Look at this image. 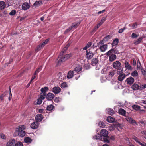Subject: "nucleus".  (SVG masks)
Masks as SVG:
<instances>
[{
	"mask_svg": "<svg viewBox=\"0 0 146 146\" xmlns=\"http://www.w3.org/2000/svg\"><path fill=\"white\" fill-rule=\"evenodd\" d=\"M64 53V51H62L60 53L57 59L58 61L57 63V66H58L60 65L63 62L68 59L70 57L72 56V54L70 53L66 54L64 55L63 57H62Z\"/></svg>",
	"mask_w": 146,
	"mask_h": 146,
	"instance_id": "f257e3e1",
	"label": "nucleus"
},
{
	"mask_svg": "<svg viewBox=\"0 0 146 146\" xmlns=\"http://www.w3.org/2000/svg\"><path fill=\"white\" fill-rule=\"evenodd\" d=\"M113 53H117L114 48H112L108 51L106 53V55L109 56V60L110 62H113L117 58L116 55Z\"/></svg>",
	"mask_w": 146,
	"mask_h": 146,
	"instance_id": "f03ea898",
	"label": "nucleus"
},
{
	"mask_svg": "<svg viewBox=\"0 0 146 146\" xmlns=\"http://www.w3.org/2000/svg\"><path fill=\"white\" fill-rule=\"evenodd\" d=\"M121 64L118 61H116L114 62L113 64V67L115 69H117V72L121 70L122 68H121Z\"/></svg>",
	"mask_w": 146,
	"mask_h": 146,
	"instance_id": "7ed1b4c3",
	"label": "nucleus"
},
{
	"mask_svg": "<svg viewBox=\"0 0 146 146\" xmlns=\"http://www.w3.org/2000/svg\"><path fill=\"white\" fill-rule=\"evenodd\" d=\"M94 53L90 50L86 51V58L88 60L91 59L94 56Z\"/></svg>",
	"mask_w": 146,
	"mask_h": 146,
	"instance_id": "20e7f679",
	"label": "nucleus"
},
{
	"mask_svg": "<svg viewBox=\"0 0 146 146\" xmlns=\"http://www.w3.org/2000/svg\"><path fill=\"white\" fill-rule=\"evenodd\" d=\"M123 72V69L122 68L121 70L117 72V74H119L118 78L119 81H122L125 77V74H122Z\"/></svg>",
	"mask_w": 146,
	"mask_h": 146,
	"instance_id": "39448f33",
	"label": "nucleus"
},
{
	"mask_svg": "<svg viewBox=\"0 0 146 146\" xmlns=\"http://www.w3.org/2000/svg\"><path fill=\"white\" fill-rule=\"evenodd\" d=\"M126 119L130 123L132 124L133 125H138L135 121L130 117H126Z\"/></svg>",
	"mask_w": 146,
	"mask_h": 146,
	"instance_id": "423d86ee",
	"label": "nucleus"
},
{
	"mask_svg": "<svg viewBox=\"0 0 146 146\" xmlns=\"http://www.w3.org/2000/svg\"><path fill=\"white\" fill-rule=\"evenodd\" d=\"M43 119V115L41 114H38L35 117V120L38 123L41 122Z\"/></svg>",
	"mask_w": 146,
	"mask_h": 146,
	"instance_id": "0eeeda50",
	"label": "nucleus"
},
{
	"mask_svg": "<svg viewBox=\"0 0 146 146\" xmlns=\"http://www.w3.org/2000/svg\"><path fill=\"white\" fill-rule=\"evenodd\" d=\"M39 123L37 121L34 122L31 125V128L33 129H37L39 127Z\"/></svg>",
	"mask_w": 146,
	"mask_h": 146,
	"instance_id": "6e6552de",
	"label": "nucleus"
},
{
	"mask_svg": "<svg viewBox=\"0 0 146 146\" xmlns=\"http://www.w3.org/2000/svg\"><path fill=\"white\" fill-rule=\"evenodd\" d=\"M25 127L24 125H20L18 126L16 129L15 131V132H21V131H23L25 130Z\"/></svg>",
	"mask_w": 146,
	"mask_h": 146,
	"instance_id": "1a4fd4ad",
	"label": "nucleus"
},
{
	"mask_svg": "<svg viewBox=\"0 0 146 146\" xmlns=\"http://www.w3.org/2000/svg\"><path fill=\"white\" fill-rule=\"evenodd\" d=\"M46 98L47 100L51 101L54 98V95L53 94L49 92L47 94Z\"/></svg>",
	"mask_w": 146,
	"mask_h": 146,
	"instance_id": "9d476101",
	"label": "nucleus"
},
{
	"mask_svg": "<svg viewBox=\"0 0 146 146\" xmlns=\"http://www.w3.org/2000/svg\"><path fill=\"white\" fill-rule=\"evenodd\" d=\"M30 7V5L27 2L24 3L22 5V9L24 10H27Z\"/></svg>",
	"mask_w": 146,
	"mask_h": 146,
	"instance_id": "9b49d317",
	"label": "nucleus"
},
{
	"mask_svg": "<svg viewBox=\"0 0 146 146\" xmlns=\"http://www.w3.org/2000/svg\"><path fill=\"white\" fill-rule=\"evenodd\" d=\"M126 81L128 84L131 85L134 82V79L133 77H130L127 78L126 79Z\"/></svg>",
	"mask_w": 146,
	"mask_h": 146,
	"instance_id": "f8f14e48",
	"label": "nucleus"
},
{
	"mask_svg": "<svg viewBox=\"0 0 146 146\" xmlns=\"http://www.w3.org/2000/svg\"><path fill=\"white\" fill-rule=\"evenodd\" d=\"M25 132L24 131H21V132H15L14 133V134L15 135V136H18L19 137H24L25 135Z\"/></svg>",
	"mask_w": 146,
	"mask_h": 146,
	"instance_id": "ddd939ff",
	"label": "nucleus"
},
{
	"mask_svg": "<svg viewBox=\"0 0 146 146\" xmlns=\"http://www.w3.org/2000/svg\"><path fill=\"white\" fill-rule=\"evenodd\" d=\"M61 89L59 87L55 86L53 88V92L55 94L59 93L61 91Z\"/></svg>",
	"mask_w": 146,
	"mask_h": 146,
	"instance_id": "4468645a",
	"label": "nucleus"
},
{
	"mask_svg": "<svg viewBox=\"0 0 146 146\" xmlns=\"http://www.w3.org/2000/svg\"><path fill=\"white\" fill-rule=\"evenodd\" d=\"M108 45L107 44L100 46L99 49L102 52H105L107 48Z\"/></svg>",
	"mask_w": 146,
	"mask_h": 146,
	"instance_id": "2eb2a0df",
	"label": "nucleus"
},
{
	"mask_svg": "<svg viewBox=\"0 0 146 146\" xmlns=\"http://www.w3.org/2000/svg\"><path fill=\"white\" fill-rule=\"evenodd\" d=\"M100 132L102 136L104 137H106L108 135V132L105 129H102L101 131Z\"/></svg>",
	"mask_w": 146,
	"mask_h": 146,
	"instance_id": "dca6fc26",
	"label": "nucleus"
},
{
	"mask_svg": "<svg viewBox=\"0 0 146 146\" xmlns=\"http://www.w3.org/2000/svg\"><path fill=\"white\" fill-rule=\"evenodd\" d=\"M15 143V140L14 139H11L7 143L6 146H13Z\"/></svg>",
	"mask_w": 146,
	"mask_h": 146,
	"instance_id": "f3484780",
	"label": "nucleus"
},
{
	"mask_svg": "<svg viewBox=\"0 0 146 146\" xmlns=\"http://www.w3.org/2000/svg\"><path fill=\"white\" fill-rule=\"evenodd\" d=\"M80 23H74L70 27V29H72L74 28H76L80 25Z\"/></svg>",
	"mask_w": 146,
	"mask_h": 146,
	"instance_id": "a211bd4d",
	"label": "nucleus"
},
{
	"mask_svg": "<svg viewBox=\"0 0 146 146\" xmlns=\"http://www.w3.org/2000/svg\"><path fill=\"white\" fill-rule=\"evenodd\" d=\"M119 113L123 116H125L126 115V111L122 108H120L118 110Z\"/></svg>",
	"mask_w": 146,
	"mask_h": 146,
	"instance_id": "6ab92c4d",
	"label": "nucleus"
},
{
	"mask_svg": "<svg viewBox=\"0 0 146 146\" xmlns=\"http://www.w3.org/2000/svg\"><path fill=\"white\" fill-rule=\"evenodd\" d=\"M47 110L49 111H53L54 110V107L52 104L48 105L47 107Z\"/></svg>",
	"mask_w": 146,
	"mask_h": 146,
	"instance_id": "aec40b11",
	"label": "nucleus"
},
{
	"mask_svg": "<svg viewBox=\"0 0 146 146\" xmlns=\"http://www.w3.org/2000/svg\"><path fill=\"white\" fill-rule=\"evenodd\" d=\"M125 67L127 69L131 70L132 69L131 66L129 63L127 61H125Z\"/></svg>",
	"mask_w": 146,
	"mask_h": 146,
	"instance_id": "412c9836",
	"label": "nucleus"
},
{
	"mask_svg": "<svg viewBox=\"0 0 146 146\" xmlns=\"http://www.w3.org/2000/svg\"><path fill=\"white\" fill-rule=\"evenodd\" d=\"M143 38L142 37H139L134 42V44L135 45H137L140 43L142 40Z\"/></svg>",
	"mask_w": 146,
	"mask_h": 146,
	"instance_id": "4be33fe9",
	"label": "nucleus"
},
{
	"mask_svg": "<svg viewBox=\"0 0 146 146\" xmlns=\"http://www.w3.org/2000/svg\"><path fill=\"white\" fill-rule=\"evenodd\" d=\"M49 90V88L48 87H44L42 88L41 89V91L42 92L43 94H46V92L48 91Z\"/></svg>",
	"mask_w": 146,
	"mask_h": 146,
	"instance_id": "5701e85b",
	"label": "nucleus"
},
{
	"mask_svg": "<svg viewBox=\"0 0 146 146\" xmlns=\"http://www.w3.org/2000/svg\"><path fill=\"white\" fill-rule=\"evenodd\" d=\"M42 3L41 1H36L33 4V5L36 7H38L41 5Z\"/></svg>",
	"mask_w": 146,
	"mask_h": 146,
	"instance_id": "b1692460",
	"label": "nucleus"
},
{
	"mask_svg": "<svg viewBox=\"0 0 146 146\" xmlns=\"http://www.w3.org/2000/svg\"><path fill=\"white\" fill-rule=\"evenodd\" d=\"M98 58H93L91 62V63L93 66H95L96 65L98 62Z\"/></svg>",
	"mask_w": 146,
	"mask_h": 146,
	"instance_id": "393cba45",
	"label": "nucleus"
},
{
	"mask_svg": "<svg viewBox=\"0 0 146 146\" xmlns=\"http://www.w3.org/2000/svg\"><path fill=\"white\" fill-rule=\"evenodd\" d=\"M139 86L137 84L135 83L131 86V88L134 90H139Z\"/></svg>",
	"mask_w": 146,
	"mask_h": 146,
	"instance_id": "a878e982",
	"label": "nucleus"
},
{
	"mask_svg": "<svg viewBox=\"0 0 146 146\" xmlns=\"http://www.w3.org/2000/svg\"><path fill=\"white\" fill-rule=\"evenodd\" d=\"M119 39L118 38H116L114 39L112 43V47L117 45L119 43Z\"/></svg>",
	"mask_w": 146,
	"mask_h": 146,
	"instance_id": "bb28decb",
	"label": "nucleus"
},
{
	"mask_svg": "<svg viewBox=\"0 0 146 146\" xmlns=\"http://www.w3.org/2000/svg\"><path fill=\"white\" fill-rule=\"evenodd\" d=\"M74 76V72L73 71H69L67 74V77L68 78H72Z\"/></svg>",
	"mask_w": 146,
	"mask_h": 146,
	"instance_id": "cd10ccee",
	"label": "nucleus"
},
{
	"mask_svg": "<svg viewBox=\"0 0 146 146\" xmlns=\"http://www.w3.org/2000/svg\"><path fill=\"white\" fill-rule=\"evenodd\" d=\"M7 5L4 1H1L0 2V9L1 10L3 9Z\"/></svg>",
	"mask_w": 146,
	"mask_h": 146,
	"instance_id": "c85d7f7f",
	"label": "nucleus"
},
{
	"mask_svg": "<svg viewBox=\"0 0 146 146\" xmlns=\"http://www.w3.org/2000/svg\"><path fill=\"white\" fill-rule=\"evenodd\" d=\"M107 121L109 123H113L115 119L111 116H109L107 117Z\"/></svg>",
	"mask_w": 146,
	"mask_h": 146,
	"instance_id": "c756f323",
	"label": "nucleus"
},
{
	"mask_svg": "<svg viewBox=\"0 0 146 146\" xmlns=\"http://www.w3.org/2000/svg\"><path fill=\"white\" fill-rule=\"evenodd\" d=\"M94 139H96V140H101L102 139V137L100 134H97L95 135V136L93 137Z\"/></svg>",
	"mask_w": 146,
	"mask_h": 146,
	"instance_id": "7c9ffc66",
	"label": "nucleus"
},
{
	"mask_svg": "<svg viewBox=\"0 0 146 146\" xmlns=\"http://www.w3.org/2000/svg\"><path fill=\"white\" fill-rule=\"evenodd\" d=\"M132 107L134 110L136 111L139 110L140 109V106L137 105H133L132 106Z\"/></svg>",
	"mask_w": 146,
	"mask_h": 146,
	"instance_id": "2f4dec72",
	"label": "nucleus"
},
{
	"mask_svg": "<svg viewBox=\"0 0 146 146\" xmlns=\"http://www.w3.org/2000/svg\"><path fill=\"white\" fill-rule=\"evenodd\" d=\"M108 111L109 114L111 115L115 113L113 110L110 108H109L108 109Z\"/></svg>",
	"mask_w": 146,
	"mask_h": 146,
	"instance_id": "473e14b6",
	"label": "nucleus"
},
{
	"mask_svg": "<svg viewBox=\"0 0 146 146\" xmlns=\"http://www.w3.org/2000/svg\"><path fill=\"white\" fill-rule=\"evenodd\" d=\"M103 140L104 142L107 143H109L110 142L109 137L108 136L106 137H104Z\"/></svg>",
	"mask_w": 146,
	"mask_h": 146,
	"instance_id": "72a5a7b5",
	"label": "nucleus"
},
{
	"mask_svg": "<svg viewBox=\"0 0 146 146\" xmlns=\"http://www.w3.org/2000/svg\"><path fill=\"white\" fill-rule=\"evenodd\" d=\"M32 139L29 137H27L24 139V141L26 143H31Z\"/></svg>",
	"mask_w": 146,
	"mask_h": 146,
	"instance_id": "f704fd0d",
	"label": "nucleus"
},
{
	"mask_svg": "<svg viewBox=\"0 0 146 146\" xmlns=\"http://www.w3.org/2000/svg\"><path fill=\"white\" fill-rule=\"evenodd\" d=\"M49 41V39H47L45 40L43 42L41 43V47H43Z\"/></svg>",
	"mask_w": 146,
	"mask_h": 146,
	"instance_id": "c9c22d12",
	"label": "nucleus"
},
{
	"mask_svg": "<svg viewBox=\"0 0 146 146\" xmlns=\"http://www.w3.org/2000/svg\"><path fill=\"white\" fill-rule=\"evenodd\" d=\"M82 67L80 66H78L75 68L74 71L77 73L79 72L81 70Z\"/></svg>",
	"mask_w": 146,
	"mask_h": 146,
	"instance_id": "e433bc0d",
	"label": "nucleus"
},
{
	"mask_svg": "<svg viewBox=\"0 0 146 146\" xmlns=\"http://www.w3.org/2000/svg\"><path fill=\"white\" fill-rule=\"evenodd\" d=\"M115 74V72L113 71L110 72V74L108 75V77L109 78H111Z\"/></svg>",
	"mask_w": 146,
	"mask_h": 146,
	"instance_id": "4c0bfd02",
	"label": "nucleus"
},
{
	"mask_svg": "<svg viewBox=\"0 0 146 146\" xmlns=\"http://www.w3.org/2000/svg\"><path fill=\"white\" fill-rule=\"evenodd\" d=\"M42 66H40L36 70V71L35 72L36 73L38 74V73L42 70Z\"/></svg>",
	"mask_w": 146,
	"mask_h": 146,
	"instance_id": "58836bf2",
	"label": "nucleus"
},
{
	"mask_svg": "<svg viewBox=\"0 0 146 146\" xmlns=\"http://www.w3.org/2000/svg\"><path fill=\"white\" fill-rule=\"evenodd\" d=\"M131 75L133 77L137 76H138V73L137 71L135 70L131 73Z\"/></svg>",
	"mask_w": 146,
	"mask_h": 146,
	"instance_id": "ea45409f",
	"label": "nucleus"
},
{
	"mask_svg": "<svg viewBox=\"0 0 146 146\" xmlns=\"http://www.w3.org/2000/svg\"><path fill=\"white\" fill-rule=\"evenodd\" d=\"M8 92H5L4 94H2L0 97V99L1 101H2L3 100V98L4 96H5L7 94Z\"/></svg>",
	"mask_w": 146,
	"mask_h": 146,
	"instance_id": "a19ab883",
	"label": "nucleus"
},
{
	"mask_svg": "<svg viewBox=\"0 0 146 146\" xmlns=\"http://www.w3.org/2000/svg\"><path fill=\"white\" fill-rule=\"evenodd\" d=\"M98 125L100 127H104L105 126L104 123L102 121L100 122L99 123Z\"/></svg>",
	"mask_w": 146,
	"mask_h": 146,
	"instance_id": "79ce46f5",
	"label": "nucleus"
},
{
	"mask_svg": "<svg viewBox=\"0 0 146 146\" xmlns=\"http://www.w3.org/2000/svg\"><path fill=\"white\" fill-rule=\"evenodd\" d=\"M16 13V11L15 10H12L9 13V15H14Z\"/></svg>",
	"mask_w": 146,
	"mask_h": 146,
	"instance_id": "37998d69",
	"label": "nucleus"
},
{
	"mask_svg": "<svg viewBox=\"0 0 146 146\" xmlns=\"http://www.w3.org/2000/svg\"><path fill=\"white\" fill-rule=\"evenodd\" d=\"M139 36V35H137L135 33H132L131 35V37L132 38H137Z\"/></svg>",
	"mask_w": 146,
	"mask_h": 146,
	"instance_id": "c03bdc74",
	"label": "nucleus"
},
{
	"mask_svg": "<svg viewBox=\"0 0 146 146\" xmlns=\"http://www.w3.org/2000/svg\"><path fill=\"white\" fill-rule=\"evenodd\" d=\"M70 44H67L66 46L64 47L62 51H64V52L66 51L68 47H69Z\"/></svg>",
	"mask_w": 146,
	"mask_h": 146,
	"instance_id": "a18cd8bd",
	"label": "nucleus"
},
{
	"mask_svg": "<svg viewBox=\"0 0 146 146\" xmlns=\"http://www.w3.org/2000/svg\"><path fill=\"white\" fill-rule=\"evenodd\" d=\"M37 75V74L35 72L34 74L32 76L31 79V81H32L36 78V76Z\"/></svg>",
	"mask_w": 146,
	"mask_h": 146,
	"instance_id": "49530a36",
	"label": "nucleus"
},
{
	"mask_svg": "<svg viewBox=\"0 0 146 146\" xmlns=\"http://www.w3.org/2000/svg\"><path fill=\"white\" fill-rule=\"evenodd\" d=\"M110 38V35H108L104 38L103 40L106 41H108Z\"/></svg>",
	"mask_w": 146,
	"mask_h": 146,
	"instance_id": "de8ad7c7",
	"label": "nucleus"
},
{
	"mask_svg": "<svg viewBox=\"0 0 146 146\" xmlns=\"http://www.w3.org/2000/svg\"><path fill=\"white\" fill-rule=\"evenodd\" d=\"M139 122L143 125L144 126L146 125V121L145 120L143 121L142 120H141L139 121Z\"/></svg>",
	"mask_w": 146,
	"mask_h": 146,
	"instance_id": "09e8293b",
	"label": "nucleus"
},
{
	"mask_svg": "<svg viewBox=\"0 0 146 146\" xmlns=\"http://www.w3.org/2000/svg\"><path fill=\"white\" fill-rule=\"evenodd\" d=\"M67 86L65 82H64L62 83L61 87L62 88H64L66 87H67Z\"/></svg>",
	"mask_w": 146,
	"mask_h": 146,
	"instance_id": "8fccbe9b",
	"label": "nucleus"
},
{
	"mask_svg": "<svg viewBox=\"0 0 146 146\" xmlns=\"http://www.w3.org/2000/svg\"><path fill=\"white\" fill-rule=\"evenodd\" d=\"M23 144L20 142H18L15 144V146H23Z\"/></svg>",
	"mask_w": 146,
	"mask_h": 146,
	"instance_id": "3c124183",
	"label": "nucleus"
},
{
	"mask_svg": "<svg viewBox=\"0 0 146 146\" xmlns=\"http://www.w3.org/2000/svg\"><path fill=\"white\" fill-rule=\"evenodd\" d=\"M139 90H141L145 88V85H142L140 86H139Z\"/></svg>",
	"mask_w": 146,
	"mask_h": 146,
	"instance_id": "603ef678",
	"label": "nucleus"
},
{
	"mask_svg": "<svg viewBox=\"0 0 146 146\" xmlns=\"http://www.w3.org/2000/svg\"><path fill=\"white\" fill-rule=\"evenodd\" d=\"M42 102V99H38L37 100V104L40 105Z\"/></svg>",
	"mask_w": 146,
	"mask_h": 146,
	"instance_id": "864d4df0",
	"label": "nucleus"
},
{
	"mask_svg": "<svg viewBox=\"0 0 146 146\" xmlns=\"http://www.w3.org/2000/svg\"><path fill=\"white\" fill-rule=\"evenodd\" d=\"M132 64L134 66H135L136 64V61L135 58H133L132 59Z\"/></svg>",
	"mask_w": 146,
	"mask_h": 146,
	"instance_id": "5fc2aeb1",
	"label": "nucleus"
},
{
	"mask_svg": "<svg viewBox=\"0 0 146 146\" xmlns=\"http://www.w3.org/2000/svg\"><path fill=\"white\" fill-rule=\"evenodd\" d=\"M42 48V47H41V44H40V45H39L38 46H37V47L35 49V50L37 51H39L40 50L41 48Z\"/></svg>",
	"mask_w": 146,
	"mask_h": 146,
	"instance_id": "6e6d98bb",
	"label": "nucleus"
},
{
	"mask_svg": "<svg viewBox=\"0 0 146 146\" xmlns=\"http://www.w3.org/2000/svg\"><path fill=\"white\" fill-rule=\"evenodd\" d=\"M136 142H139V141H138L139 139L138 138H137V137L135 136H133V137L132 138Z\"/></svg>",
	"mask_w": 146,
	"mask_h": 146,
	"instance_id": "4d7b16f0",
	"label": "nucleus"
},
{
	"mask_svg": "<svg viewBox=\"0 0 146 146\" xmlns=\"http://www.w3.org/2000/svg\"><path fill=\"white\" fill-rule=\"evenodd\" d=\"M0 137L4 139H6L5 136L3 133L0 134Z\"/></svg>",
	"mask_w": 146,
	"mask_h": 146,
	"instance_id": "13d9d810",
	"label": "nucleus"
},
{
	"mask_svg": "<svg viewBox=\"0 0 146 146\" xmlns=\"http://www.w3.org/2000/svg\"><path fill=\"white\" fill-rule=\"evenodd\" d=\"M46 94H42L40 95V99H44L46 97Z\"/></svg>",
	"mask_w": 146,
	"mask_h": 146,
	"instance_id": "bf43d9fd",
	"label": "nucleus"
},
{
	"mask_svg": "<svg viewBox=\"0 0 146 146\" xmlns=\"http://www.w3.org/2000/svg\"><path fill=\"white\" fill-rule=\"evenodd\" d=\"M137 23L136 22H135L134 23L133 25H132V27L133 29L136 28L137 27Z\"/></svg>",
	"mask_w": 146,
	"mask_h": 146,
	"instance_id": "052dcab7",
	"label": "nucleus"
},
{
	"mask_svg": "<svg viewBox=\"0 0 146 146\" xmlns=\"http://www.w3.org/2000/svg\"><path fill=\"white\" fill-rule=\"evenodd\" d=\"M140 66H141V64L140 62L138 60L137 62V67L138 68H140Z\"/></svg>",
	"mask_w": 146,
	"mask_h": 146,
	"instance_id": "680f3d73",
	"label": "nucleus"
},
{
	"mask_svg": "<svg viewBox=\"0 0 146 146\" xmlns=\"http://www.w3.org/2000/svg\"><path fill=\"white\" fill-rule=\"evenodd\" d=\"M125 29V28H121L119 29L118 32L119 33H122L124 31V30Z\"/></svg>",
	"mask_w": 146,
	"mask_h": 146,
	"instance_id": "e2e57ef3",
	"label": "nucleus"
},
{
	"mask_svg": "<svg viewBox=\"0 0 146 146\" xmlns=\"http://www.w3.org/2000/svg\"><path fill=\"white\" fill-rule=\"evenodd\" d=\"M92 44L91 42H88L87 44L86 45V46H87V48H88L90 47L91 45Z\"/></svg>",
	"mask_w": 146,
	"mask_h": 146,
	"instance_id": "0e129e2a",
	"label": "nucleus"
},
{
	"mask_svg": "<svg viewBox=\"0 0 146 146\" xmlns=\"http://www.w3.org/2000/svg\"><path fill=\"white\" fill-rule=\"evenodd\" d=\"M142 133L144 135V136L143 137L145 138L146 139V131H144L142 132Z\"/></svg>",
	"mask_w": 146,
	"mask_h": 146,
	"instance_id": "69168bd1",
	"label": "nucleus"
},
{
	"mask_svg": "<svg viewBox=\"0 0 146 146\" xmlns=\"http://www.w3.org/2000/svg\"><path fill=\"white\" fill-rule=\"evenodd\" d=\"M99 26H98V25H96L94 28L93 29V31L94 32L96 31L97 30Z\"/></svg>",
	"mask_w": 146,
	"mask_h": 146,
	"instance_id": "338daca9",
	"label": "nucleus"
},
{
	"mask_svg": "<svg viewBox=\"0 0 146 146\" xmlns=\"http://www.w3.org/2000/svg\"><path fill=\"white\" fill-rule=\"evenodd\" d=\"M138 143L141 146H146V144L145 143H142L140 142H138Z\"/></svg>",
	"mask_w": 146,
	"mask_h": 146,
	"instance_id": "774afa93",
	"label": "nucleus"
}]
</instances>
